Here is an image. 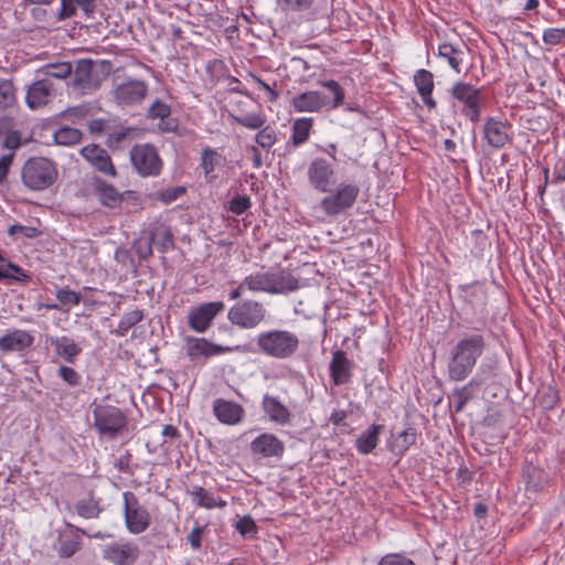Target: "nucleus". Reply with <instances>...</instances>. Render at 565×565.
Returning a JSON list of instances; mask_svg holds the SVG:
<instances>
[{
  "label": "nucleus",
  "instance_id": "55",
  "mask_svg": "<svg viewBox=\"0 0 565 565\" xmlns=\"http://www.w3.org/2000/svg\"><path fill=\"white\" fill-rule=\"evenodd\" d=\"M565 38V28L546 29L543 33V42L548 45L559 44Z\"/></svg>",
  "mask_w": 565,
  "mask_h": 565
},
{
  "label": "nucleus",
  "instance_id": "12",
  "mask_svg": "<svg viewBox=\"0 0 565 565\" xmlns=\"http://www.w3.org/2000/svg\"><path fill=\"white\" fill-rule=\"evenodd\" d=\"M130 161L141 177H157L161 172L162 161L151 145H136L130 150Z\"/></svg>",
  "mask_w": 565,
  "mask_h": 565
},
{
  "label": "nucleus",
  "instance_id": "47",
  "mask_svg": "<svg viewBox=\"0 0 565 565\" xmlns=\"http://www.w3.org/2000/svg\"><path fill=\"white\" fill-rule=\"evenodd\" d=\"M152 247L153 245L152 242L150 241L147 231H143L142 236H140L134 243V250L141 259H147L152 255Z\"/></svg>",
  "mask_w": 565,
  "mask_h": 565
},
{
  "label": "nucleus",
  "instance_id": "30",
  "mask_svg": "<svg viewBox=\"0 0 565 565\" xmlns=\"http://www.w3.org/2000/svg\"><path fill=\"white\" fill-rule=\"evenodd\" d=\"M417 436L416 428L408 426L396 436L392 435V440L387 447L392 454L403 456L416 443Z\"/></svg>",
  "mask_w": 565,
  "mask_h": 565
},
{
  "label": "nucleus",
  "instance_id": "36",
  "mask_svg": "<svg viewBox=\"0 0 565 565\" xmlns=\"http://www.w3.org/2000/svg\"><path fill=\"white\" fill-rule=\"evenodd\" d=\"M479 386H480V382H478L477 380L472 379L466 385H463L462 387L456 388L452 392V396H454V411L456 413H460L465 408L466 404L471 398L475 397L477 391L479 390Z\"/></svg>",
  "mask_w": 565,
  "mask_h": 565
},
{
  "label": "nucleus",
  "instance_id": "41",
  "mask_svg": "<svg viewBox=\"0 0 565 565\" xmlns=\"http://www.w3.org/2000/svg\"><path fill=\"white\" fill-rule=\"evenodd\" d=\"M82 138V132L72 127H61L54 134V140L57 145L71 146L77 143Z\"/></svg>",
  "mask_w": 565,
  "mask_h": 565
},
{
  "label": "nucleus",
  "instance_id": "22",
  "mask_svg": "<svg viewBox=\"0 0 565 565\" xmlns=\"http://www.w3.org/2000/svg\"><path fill=\"white\" fill-rule=\"evenodd\" d=\"M53 84L49 78L34 82L26 92L25 100L31 109L45 106L52 98Z\"/></svg>",
  "mask_w": 565,
  "mask_h": 565
},
{
  "label": "nucleus",
  "instance_id": "8",
  "mask_svg": "<svg viewBox=\"0 0 565 565\" xmlns=\"http://www.w3.org/2000/svg\"><path fill=\"white\" fill-rule=\"evenodd\" d=\"M148 94V84L142 79L127 78L114 82L111 99L120 108L134 107L143 102Z\"/></svg>",
  "mask_w": 565,
  "mask_h": 565
},
{
  "label": "nucleus",
  "instance_id": "57",
  "mask_svg": "<svg viewBox=\"0 0 565 565\" xmlns=\"http://www.w3.org/2000/svg\"><path fill=\"white\" fill-rule=\"evenodd\" d=\"M79 547L81 543L78 539L63 540L58 548V554L62 557H71L79 550Z\"/></svg>",
  "mask_w": 565,
  "mask_h": 565
},
{
  "label": "nucleus",
  "instance_id": "62",
  "mask_svg": "<svg viewBox=\"0 0 565 565\" xmlns=\"http://www.w3.org/2000/svg\"><path fill=\"white\" fill-rule=\"evenodd\" d=\"M21 143V137L18 131H12L7 135L4 139V146L8 149H17Z\"/></svg>",
  "mask_w": 565,
  "mask_h": 565
},
{
  "label": "nucleus",
  "instance_id": "18",
  "mask_svg": "<svg viewBox=\"0 0 565 565\" xmlns=\"http://www.w3.org/2000/svg\"><path fill=\"white\" fill-rule=\"evenodd\" d=\"M262 409L269 422L287 426L291 422V412L278 396L266 393L262 399Z\"/></svg>",
  "mask_w": 565,
  "mask_h": 565
},
{
  "label": "nucleus",
  "instance_id": "14",
  "mask_svg": "<svg viewBox=\"0 0 565 565\" xmlns=\"http://www.w3.org/2000/svg\"><path fill=\"white\" fill-rule=\"evenodd\" d=\"M222 301H212L199 305L190 309L188 315L189 327L195 332H205L214 318L224 310Z\"/></svg>",
  "mask_w": 565,
  "mask_h": 565
},
{
  "label": "nucleus",
  "instance_id": "2",
  "mask_svg": "<svg viewBox=\"0 0 565 565\" xmlns=\"http://www.w3.org/2000/svg\"><path fill=\"white\" fill-rule=\"evenodd\" d=\"M258 351L276 360L292 358L299 350L300 339L297 333L285 329H270L256 337Z\"/></svg>",
  "mask_w": 565,
  "mask_h": 565
},
{
  "label": "nucleus",
  "instance_id": "28",
  "mask_svg": "<svg viewBox=\"0 0 565 565\" xmlns=\"http://www.w3.org/2000/svg\"><path fill=\"white\" fill-rule=\"evenodd\" d=\"M96 0H61V7L57 10L56 18L58 21H65L76 14L81 9L85 15L94 13Z\"/></svg>",
  "mask_w": 565,
  "mask_h": 565
},
{
  "label": "nucleus",
  "instance_id": "48",
  "mask_svg": "<svg viewBox=\"0 0 565 565\" xmlns=\"http://www.w3.org/2000/svg\"><path fill=\"white\" fill-rule=\"evenodd\" d=\"M29 278L28 274L18 265L9 263L4 269L0 268V280L14 279L24 281Z\"/></svg>",
  "mask_w": 565,
  "mask_h": 565
},
{
  "label": "nucleus",
  "instance_id": "34",
  "mask_svg": "<svg viewBox=\"0 0 565 565\" xmlns=\"http://www.w3.org/2000/svg\"><path fill=\"white\" fill-rule=\"evenodd\" d=\"M467 53L465 46H455L450 43H443L438 47L439 56L446 60L449 66L457 73L461 72L460 65L467 56Z\"/></svg>",
  "mask_w": 565,
  "mask_h": 565
},
{
  "label": "nucleus",
  "instance_id": "26",
  "mask_svg": "<svg viewBox=\"0 0 565 565\" xmlns=\"http://www.w3.org/2000/svg\"><path fill=\"white\" fill-rule=\"evenodd\" d=\"M414 83L422 97L423 103L433 109L436 107V102L433 98L434 90V75L427 70H418L414 75Z\"/></svg>",
  "mask_w": 565,
  "mask_h": 565
},
{
  "label": "nucleus",
  "instance_id": "50",
  "mask_svg": "<svg viewBox=\"0 0 565 565\" xmlns=\"http://www.w3.org/2000/svg\"><path fill=\"white\" fill-rule=\"evenodd\" d=\"M171 108L160 99H156L148 109V117L151 119H166L170 116Z\"/></svg>",
  "mask_w": 565,
  "mask_h": 565
},
{
  "label": "nucleus",
  "instance_id": "25",
  "mask_svg": "<svg viewBox=\"0 0 565 565\" xmlns=\"http://www.w3.org/2000/svg\"><path fill=\"white\" fill-rule=\"evenodd\" d=\"M350 367L351 362L345 352L342 350L335 351L330 362V375L335 385H342L350 381Z\"/></svg>",
  "mask_w": 565,
  "mask_h": 565
},
{
  "label": "nucleus",
  "instance_id": "58",
  "mask_svg": "<svg viewBox=\"0 0 565 565\" xmlns=\"http://www.w3.org/2000/svg\"><path fill=\"white\" fill-rule=\"evenodd\" d=\"M8 234L10 236H14V235H22L26 238H34L39 235V231L35 228V227H32V226H24V225H20V224H14L12 226L9 227L8 230Z\"/></svg>",
  "mask_w": 565,
  "mask_h": 565
},
{
  "label": "nucleus",
  "instance_id": "52",
  "mask_svg": "<svg viewBox=\"0 0 565 565\" xmlns=\"http://www.w3.org/2000/svg\"><path fill=\"white\" fill-rule=\"evenodd\" d=\"M58 376L70 386H78L82 382L81 375L71 366H61L57 370Z\"/></svg>",
  "mask_w": 565,
  "mask_h": 565
},
{
  "label": "nucleus",
  "instance_id": "63",
  "mask_svg": "<svg viewBox=\"0 0 565 565\" xmlns=\"http://www.w3.org/2000/svg\"><path fill=\"white\" fill-rule=\"evenodd\" d=\"M129 458L130 455L120 456L115 460V468L120 472H129Z\"/></svg>",
  "mask_w": 565,
  "mask_h": 565
},
{
  "label": "nucleus",
  "instance_id": "40",
  "mask_svg": "<svg viewBox=\"0 0 565 565\" xmlns=\"http://www.w3.org/2000/svg\"><path fill=\"white\" fill-rule=\"evenodd\" d=\"M17 103V89L10 79L0 81V110L13 107Z\"/></svg>",
  "mask_w": 565,
  "mask_h": 565
},
{
  "label": "nucleus",
  "instance_id": "45",
  "mask_svg": "<svg viewBox=\"0 0 565 565\" xmlns=\"http://www.w3.org/2000/svg\"><path fill=\"white\" fill-rule=\"evenodd\" d=\"M321 85L326 87L331 94L327 107L332 109L338 108L343 103L344 99L343 88L337 81L333 79L321 82Z\"/></svg>",
  "mask_w": 565,
  "mask_h": 565
},
{
  "label": "nucleus",
  "instance_id": "29",
  "mask_svg": "<svg viewBox=\"0 0 565 565\" xmlns=\"http://www.w3.org/2000/svg\"><path fill=\"white\" fill-rule=\"evenodd\" d=\"M384 426L380 424H373L369 426L364 431L360 434L355 440V448L361 455H369L377 447L380 441V435L383 431Z\"/></svg>",
  "mask_w": 565,
  "mask_h": 565
},
{
  "label": "nucleus",
  "instance_id": "19",
  "mask_svg": "<svg viewBox=\"0 0 565 565\" xmlns=\"http://www.w3.org/2000/svg\"><path fill=\"white\" fill-rule=\"evenodd\" d=\"M81 153L84 159L99 172L109 177L116 175L111 159L104 148L97 145H88L82 148Z\"/></svg>",
  "mask_w": 565,
  "mask_h": 565
},
{
  "label": "nucleus",
  "instance_id": "54",
  "mask_svg": "<svg viewBox=\"0 0 565 565\" xmlns=\"http://www.w3.org/2000/svg\"><path fill=\"white\" fill-rule=\"evenodd\" d=\"M313 0H277L285 11H302L310 8Z\"/></svg>",
  "mask_w": 565,
  "mask_h": 565
},
{
  "label": "nucleus",
  "instance_id": "53",
  "mask_svg": "<svg viewBox=\"0 0 565 565\" xmlns=\"http://www.w3.org/2000/svg\"><path fill=\"white\" fill-rule=\"evenodd\" d=\"M252 205L250 199L247 195H237L230 202V211L236 215L245 213Z\"/></svg>",
  "mask_w": 565,
  "mask_h": 565
},
{
  "label": "nucleus",
  "instance_id": "61",
  "mask_svg": "<svg viewBox=\"0 0 565 565\" xmlns=\"http://www.w3.org/2000/svg\"><path fill=\"white\" fill-rule=\"evenodd\" d=\"M183 193L184 188L178 186L171 190L161 191L159 193V199L164 203H170L175 201Z\"/></svg>",
  "mask_w": 565,
  "mask_h": 565
},
{
  "label": "nucleus",
  "instance_id": "60",
  "mask_svg": "<svg viewBox=\"0 0 565 565\" xmlns=\"http://www.w3.org/2000/svg\"><path fill=\"white\" fill-rule=\"evenodd\" d=\"M13 161V154H4L0 158V185L3 184L7 180L9 169Z\"/></svg>",
  "mask_w": 565,
  "mask_h": 565
},
{
  "label": "nucleus",
  "instance_id": "10",
  "mask_svg": "<svg viewBox=\"0 0 565 565\" xmlns=\"http://www.w3.org/2000/svg\"><path fill=\"white\" fill-rule=\"evenodd\" d=\"M124 520L127 531L138 535L147 531L151 523L149 511L140 504L138 498L131 491L122 493Z\"/></svg>",
  "mask_w": 565,
  "mask_h": 565
},
{
  "label": "nucleus",
  "instance_id": "46",
  "mask_svg": "<svg viewBox=\"0 0 565 565\" xmlns=\"http://www.w3.org/2000/svg\"><path fill=\"white\" fill-rule=\"evenodd\" d=\"M256 143L266 151H269L277 141V135L273 127L265 125L255 136Z\"/></svg>",
  "mask_w": 565,
  "mask_h": 565
},
{
  "label": "nucleus",
  "instance_id": "42",
  "mask_svg": "<svg viewBox=\"0 0 565 565\" xmlns=\"http://www.w3.org/2000/svg\"><path fill=\"white\" fill-rule=\"evenodd\" d=\"M75 511L84 519H96L100 513V508L97 501L89 498L77 501L75 504Z\"/></svg>",
  "mask_w": 565,
  "mask_h": 565
},
{
  "label": "nucleus",
  "instance_id": "33",
  "mask_svg": "<svg viewBox=\"0 0 565 565\" xmlns=\"http://www.w3.org/2000/svg\"><path fill=\"white\" fill-rule=\"evenodd\" d=\"M224 352V349L220 345H215L210 343L207 340L201 339H191L188 342V355L191 360H196L201 356L210 358L216 354Z\"/></svg>",
  "mask_w": 565,
  "mask_h": 565
},
{
  "label": "nucleus",
  "instance_id": "16",
  "mask_svg": "<svg viewBox=\"0 0 565 565\" xmlns=\"http://www.w3.org/2000/svg\"><path fill=\"white\" fill-rule=\"evenodd\" d=\"M34 343V337L26 330L14 329L0 337V351L2 353H19L23 355Z\"/></svg>",
  "mask_w": 565,
  "mask_h": 565
},
{
  "label": "nucleus",
  "instance_id": "43",
  "mask_svg": "<svg viewBox=\"0 0 565 565\" xmlns=\"http://www.w3.org/2000/svg\"><path fill=\"white\" fill-rule=\"evenodd\" d=\"M233 119L252 130H259L266 125V117L260 113H248L242 116H234Z\"/></svg>",
  "mask_w": 565,
  "mask_h": 565
},
{
  "label": "nucleus",
  "instance_id": "44",
  "mask_svg": "<svg viewBox=\"0 0 565 565\" xmlns=\"http://www.w3.org/2000/svg\"><path fill=\"white\" fill-rule=\"evenodd\" d=\"M73 66L70 62H61L55 64H49L44 67V74L46 78L64 79L72 75Z\"/></svg>",
  "mask_w": 565,
  "mask_h": 565
},
{
  "label": "nucleus",
  "instance_id": "9",
  "mask_svg": "<svg viewBox=\"0 0 565 565\" xmlns=\"http://www.w3.org/2000/svg\"><path fill=\"white\" fill-rule=\"evenodd\" d=\"M267 310L256 300H244L234 305L227 312V319L242 329H254L265 320Z\"/></svg>",
  "mask_w": 565,
  "mask_h": 565
},
{
  "label": "nucleus",
  "instance_id": "3",
  "mask_svg": "<svg viewBox=\"0 0 565 565\" xmlns=\"http://www.w3.org/2000/svg\"><path fill=\"white\" fill-rule=\"evenodd\" d=\"M244 286L252 292L270 295L288 294L299 288L298 280L291 275L270 270L250 273L244 279Z\"/></svg>",
  "mask_w": 565,
  "mask_h": 565
},
{
  "label": "nucleus",
  "instance_id": "7",
  "mask_svg": "<svg viewBox=\"0 0 565 565\" xmlns=\"http://www.w3.org/2000/svg\"><path fill=\"white\" fill-rule=\"evenodd\" d=\"M360 193V188L352 182H341L320 201V209L328 216H335L351 209Z\"/></svg>",
  "mask_w": 565,
  "mask_h": 565
},
{
  "label": "nucleus",
  "instance_id": "24",
  "mask_svg": "<svg viewBox=\"0 0 565 565\" xmlns=\"http://www.w3.org/2000/svg\"><path fill=\"white\" fill-rule=\"evenodd\" d=\"M94 195L106 207L116 209L122 202V194L111 184L102 179L94 181Z\"/></svg>",
  "mask_w": 565,
  "mask_h": 565
},
{
  "label": "nucleus",
  "instance_id": "20",
  "mask_svg": "<svg viewBox=\"0 0 565 565\" xmlns=\"http://www.w3.org/2000/svg\"><path fill=\"white\" fill-rule=\"evenodd\" d=\"M213 413L220 423L233 426L243 420L245 409L236 402L216 398L213 402Z\"/></svg>",
  "mask_w": 565,
  "mask_h": 565
},
{
  "label": "nucleus",
  "instance_id": "11",
  "mask_svg": "<svg viewBox=\"0 0 565 565\" xmlns=\"http://www.w3.org/2000/svg\"><path fill=\"white\" fill-rule=\"evenodd\" d=\"M307 180L312 189L329 192L337 182L334 163L324 157L313 158L307 168Z\"/></svg>",
  "mask_w": 565,
  "mask_h": 565
},
{
  "label": "nucleus",
  "instance_id": "49",
  "mask_svg": "<svg viewBox=\"0 0 565 565\" xmlns=\"http://www.w3.org/2000/svg\"><path fill=\"white\" fill-rule=\"evenodd\" d=\"M55 296L56 299L64 306H77L82 301V295L68 288H57Z\"/></svg>",
  "mask_w": 565,
  "mask_h": 565
},
{
  "label": "nucleus",
  "instance_id": "51",
  "mask_svg": "<svg viewBox=\"0 0 565 565\" xmlns=\"http://www.w3.org/2000/svg\"><path fill=\"white\" fill-rule=\"evenodd\" d=\"M377 565H416L415 562L401 553H390L380 558Z\"/></svg>",
  "mask_w": 565,
  "mask_h": 565
},
{
  "label": "nucleus",
  "instance_id": "35",
  "mask_svg": "<svg viewBox=\"0 0 565 565\" xmlns=\"http://www.w3.org/2000/svg\"><path fill=\"white\" fill-rule=\"evenodd\" d=\"M189 494L193 503L205 509L224 508L226 505V501L215 498L213 493L200 486L192 487Z\"/></svg>",
  "mask_w": 565,
  "mask_h": 565
},
{
  "label": "nucleus",
  "instance_id": "39",
  "mask_svg": "<svg viewBox=\"0 0 565 565\" xmlns=\"http://www.w3.org/2000/svg\"><path fill=\"white\" fill-rule=\"evenodd\" d=\"M145 315L142 310L136 309L122 315L118 327L111 331L117 337H124L129 329L135 327L143 319Z\"/></svg>",
  "mask_w": 565,
  "mask_h": 565
},
{
  "label": "nucleus",
  "instance_id": "17",
  "mask_svg": "<svg viewBox=\"0 0 565 565\" xmlns=\"http://www.w3.org/2000/svg\"><path fill=\"white\" fill-rule=\"evenodd\" d=\"M250 450L264 458H280L285 452V444L271 433H263L250 443Z\"/></svg>",
  "mask_w": 565,
  "mask_h": 565
},
{
  "label": "nucleus",
  "instance_id": "23",
  "mask_svg": "<svg viewBox=\"0 0 565 565\" xmlns=\"http://www.w3.org/2000/svg\"><path fill=\"white\" fill-rule=\"evenodd\" d=\"M147 233L160 253H167L174 248L173 235L170 227L161 222H152L147 227Z\"/></svg>",
  "mask_w": 565,
  "mask_h": 565
},
{
  "label": "nucleus",
  "instance_id": "64",
  "mask_svg": "<svg viewBox=\"0 0 565 565\" xmlns=\"http://www.w3.org/2000/svg\"><path fill=\"white\" fill-rule=\"evenodd\" d=\"M163 443L173 440L179 436L178 429L172 425H164L162 428Z\"/></svg>",
  "mask_w": 565,
  "mask_h": 565
},
{
  "label": "nucleus",
  "instance_id": "21",
  "mask_svg": "<svg viewBox=\"0 0 565 565\" xmlns=\"http://www.w3.org/2000/svg\"><path fill=\"white\" fill-rule=\"evenodd\" d=\"M329 96L317 90H308L294 96L291 105L298 113H316L328 106Z\"/></svg>",
  "mask_w": 565,
  "mask_h": 565
},
{
  "label": "nucleus",
  "instance_id": "27",
  "mask_svg": "<svg viewBox=\"0 0 565 565\" xmlns=\"http://www.w3.org/2000/svg\"><path fill=\"white\" fill-rule=\"evenodd\" d=\"M94 65L89 60H79L73 74V85L83 90L96 88L98 83L93 78Z\"/></svg>",
  "mask_w": 565,
  "mask_h": 565
},
{
  "label": "nucleus",
  "instance_id": "15",
  "mask_svg": "<svg viewBox=\"0 0 565 565\" xmlns=\"http://www.w3.org/2000/svg\"><path fill=\"white\" fill-rule=\"evenodd\" d=\"M510 124L495 117H489L483 125V137L488 145L494 149L503 148L511 142Z\"/></svg>",
  "mask_w": 565,
  "mask_h": 565
},
{
  "label": "nucleus",
  "instance_id": "37",
  "mask_svg": "<svg viewBox=\"0 0 565 565\" xmlns=\"http://www.w3.org/2000/svg\"><path fill=\"white\" fill-rule=\"evenodd\" d=\"M313 126V119L310 117L297 118L291 128L290 141L295 147L303 145L310 136Z\"/></svg>",
  "mask_w": 565,
  "mask_h": 565
},
{
  "label": "nucleus",
  "instance_id": "59",
  "mask_svg": "<svg viewBox=\"0 0 565 565\" xmlns=\"http://www.w3.org/2000/svg\"><path fill=\"white\" fill-rule=\"evenodd\" d=\"M203 531V526L195 525L188 535V542L190 543L193 550H198L201 547Z\"/></svg>",
  "mask_w": 565,
  "mask_h": 565
},
{
  "label": "nucleus",
  "instance_id": "5",
  "mask_svg": "<svg viewBox=\"0 0 565 565\" xmlns=\"http://www.w3.org/2000/svg\"><path fill=\"white\" fill-rule=\"evenodd\" d=\"M56 178L55 164L43 157L28 159L21 170L23 184L32 191H42L50 188Z\"/></svg>",
  "mask_w": 565,
  "mask_h": 565
},
{
  "label": "nucleus",
  "instance_id": "1",
  "mask_svg": "<svg viewBox=\"0 0 565 565\" xmlns=\"http://www.w3.org/2000/svg\"><path fill=\"white\" fill-rule=\"evenodd\" d=\"M486 347V340L480 333L461 338L450 351L448 377L456 382L466 380L483 354Z\"/></svg>",
  "mask_w": 565,
  "mask_h": 565
},
{
  "label": "nucleus",
  "instance_id": "38",
  "mask_svg": "<svg viewBox=\"0 0 565 565\" xmlns=\"http://www.w3.org/2000/svg\"><path fill=\"white\" fill-rule=\"evenodd\" d=\"M222 162H223V157L216 150H214L210 147H205L202 150L201 166L203 168L205 178L213 179L212 173L214 172L216 167L222 164Z\"/></svg>",
  "mask_w": 565,
  "mask_h": 565
},
{
  "label": "nucleus",
  "instance_id": "13",
  "mask_svg": "<svg viewBox=\"0 0 565 565\" xmlns=\"http://www.w3.org/2000/svg\"><path fill=\"white\" fill-rule=\"evenodd\" d=\"M139 554L140 550L136 543L124 540L106 544L102 550L103 558L115 565H132Z\"/></svg>",
  "mask_w": 565,
  "mask_h": 565
},
{
  "label": "nucleus",
  "instance_id": "32",
  "mask_svg": "<svg viewBox=\"0 0 565 565\" xmlns=\"http://www.w3.org/2000/svg\"><path fill=\"white\" fill-rule=\"evenodd\" d=\"M526 490L541 492L548 484V475L541 468L533 465H526L523 469Z\"/></svg>",
  "mask_w": 565,
  "mask_h": 565
},
{
  "label": "nucleus",
  "instance_id": "56",
  "mask_svg": "<svg viewBox=\"0 0 565 565\" xmlns=\"http://www.w3.org/2000/svg\"><path fill=\"white\" fill-rule=\"evenodd\" d=\"M235 529L243 535L254 534L257 531V526L249 515L241 518L235 524Z\"/></svg>",
  "mask_w": 565,
  "mask_h": 565
},
{
  "label": "nucleus",
  "instance_id": "31",
  "mask_svg": "<svg viewBox=\"0 0 565 565\" xmlns=\"http://www.w3.org/2000/svg\"><path fill=\"white\" fill-rule=\"evenodd\" d=\"M50 343L54 347L56 355L64 359L68 363H73L82 352V349L74 340L63 337H52L49 339Z\"/></svg>",
  "mask_w": 565,
  "mask_h": 565
},
{
  "label": "nucleus",
  "instance_id": "4",
  "mask_svg": "<svg viewBox=\"0 0 565 565\" xmlns=\"http://www.w3.org/2000/svg\"><path fill=\"white\" fill-rule=\"evenodd\" d=\"M449 92L452 106L458 107L461 114L472 122H478L487 100L483 88L458 81Z\"/></svg>",
  "mask_w": 565,
  "mask_h": 565
},
{
  "label": "nucleus",
  "instance_id": "6",
  "mask_svg": "<svg viewBox=\"0 0 565 565\" xmlns=\"http://www.w3.org/2000/svg\"><path fill=\"white\" fill-rule=\"evenodd\" d=\"M94 428L99 435L116 438L127 425L124 412L113 405L98 404L93 409Z\"/></svg>",
  "mask_w": 565,
  "mask_h": 565
}]
</instances>
